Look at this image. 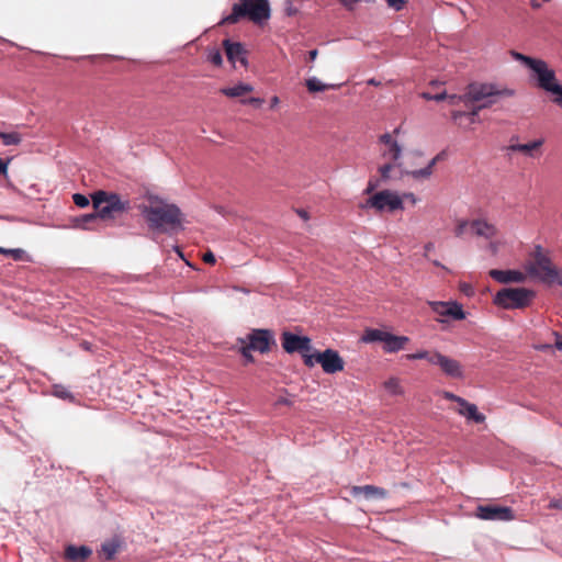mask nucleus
I'll list each match as a JSON object with an SVG mask.
<instances>
[{"instance_id":"obj_1","label":"nucleus","mask_w":562,"mask_h":562,"mask_svg":"<svg viewBox=\"0 0 562 562\" xmlns=\"http://www.w3.org/2000/svg\"><path fill=\"white\" fill-rule=\"evenodd\" d=\"M92 205L94 213L86 214L77 217L75 224L83 229H93L98 221H106L115 218L117 214L127 212L131 209L128 200H122L116 193L106 191H97L92 195Z\"/></svg>"},{"instance_id":"obj_2","label":"nucleus","mask_w":562,"mask_h":562,"mask_svg":"<svg viewBox=\"0 0 562 562\" xmlns=\"http://www.w3.org/2000/svg\"><path fill=\"white\" fill-rule=\"evenodd\" d=\"M149 228L159 232L175 229L181 225L182 213L175 204H169L158 196H149L148 204L140 206Z\"/></svg>"},{"instance_id":"obj_3","label":"nucleus","mask_w":562,"mask_h":562,"mask_svg":"<svg viewBox=\"0 0 562 562\" xmlns=\"http://www.w3.org/2000/svg\"><path fill=\"white\" fill-rule=\"evenodd\" d=\"M271 10L268 0H239L232 8L231 14L222 20V24H235L243 18H248L256 24L270 19Z\"/></svg>"},{"instance_id":"obj_4","label":"nucleus","mask_w":562,"mask_h":562,"mask_svg":"<svg viewBox=\"0 0 562 562\" xmlns=\"http://www.w3.org/2000/svg\"><path fill=\"white\" fill-rule=\"evenodd\" d=\"M527 273L547 284L562 285L560 270L552 263L541 246H536L531 259L526 263Z\"/></svg>"},{"instance_id":"obj_5","label":"nucleus","mask_w":562,"mask_h":562,"mask_svg":"<svg viewBox=\"0 0 562 562\" xmlns=\"http://www.w3.org/2000/svg\"><path fill=\"white\" fill-rule=\"evenodd\" d=\"M515 95V91L509 88H501L495 83L488 82H471L467 86L463 98L464 103H483L488 100H495L496 98H512Z\"/></svg>"},{"instance_id":"obj_6","label":"nucleus","mask_w":562,"mask_h":562,"mask_svg":"<svg viewBox=\"0 0 562 562\" xmlns=\"http://www.w3.org/2000/svg\"><path fill=\"white\" fill-rule=\"evenodd\" d=\"M535 296V291L527 288H504L495 294L493 303L505 310H521L529 306Z\"/></svg>"},{"instance_id":"obj_7","label":"nucleus","mask_w":562,"mask_h":562,"mask_svg":"<svg viewBox=\"0 0 562 562\" xmlns=\"http://www.w3.org/2000/svg\"><path fill=\"white\" fill-rule=\"evenodd\" d=\"M510 55L515 60L520 61L533 72L538 87L542 90L547 91L548 88L557 81L555 72L553 69L549 68L547 61L526 56L515 50H512Z\"/></svg>"},{"instance_id":"obj_8","label":"nucleus","mask_w":562,"mask_h":562,"mask_svg":"<svg viewBox=\"0 0 562 562\" xmlns=\"http://www.w3.org/2000/svg\"><path fill=\"white\" fill-rule=\"evenodd\" d=\"M303 362L308 368L319 363L323 371L327 374H335L345 368V361L338 351L329 348L324 351H315L312 355H303Z\"/></svg>"},{"instance_id":"obj_9","label":"nucleus","mask_w":562,"mask_h":562,"mask_svg":"<svg viewBox=\"0 0 562 562\" xmlns=\"http://www.w3.org/2000/svg\"><path fill=\"white\" fill-rule=\"evenodd\" d=\"M361 206L374 209L379 213H393L397 210L404 209L403 200L401 199V196L397 193L392 192L390 190L376 192L375 194L370 196Z\"/></svg>"},{"instance_id":"obj_10","label":"nucleus","mask_w":562,"mask_h":562,"mask_svg":"<svg viewBox=\"0 0 562 562\" xmlns=\"http://www.w3.org/2000/svg\"><path fill=\"white\" fill-rule=\"evenodd\" d=\"M427 304L431 311L439 316L436 318L437 322L445 323L446 317L456 321H462L465 318V313L462 308V305L456 301H428Z\"/></svg>"},{"instance_id":"obj_11","label":"nucleus","mask_w":562,"mask_h":562,"mask_svg":"<svg viewBox=\"0 0 562 562\" xmlns=\"http://www.w3.org/2000/svg\"><path fill=\"white\" fill-rule=\"evenodd\" d=\"M440 159V155H437L434 157L426 167L416 169V170H409L405 167L403 164V173L412 176L414 179H427L432 175V170L437 161ZM394 167H402V164H395L387 162L380 167L379 172L382 180H387L391 178V171L394 169Z\"/></svg>"},{"instance_id":"obj_12","label":"nucleus","mask_w":562,"mask_h":562,"mask_svg":"<svg viewBox=\"0 0 562 562\" xmlns=\"http://www.w3.org/2000/svg\"><path fill=\"white\" fill-rule=\"evenodd\" d=\"M475 517L482 520L509 521L515 518L514 512L508 506L495 504L479 505L475 509Z\"/></svg>"},{"instance_id":"obj_13","label":"nucleus","mask_w":562,"mask_h":562,"mask_svg":"<svg viewBox=\"0 0 562 562\" xmlns=\"http://www.w3.org/2000/svg\"><path fill=\"white\" fill-rule=\"evenodd\" d=\"M282 348L288 353L300 352L310 355L312 350L311 339L307 336H299L291 331H283L281 335Z\"/></svg>"},{"instance_id":"obj_14","label":"nucleus","mask_w":562,"mask_h":562,"mask_svg":"<svg viewBox=\"0 0 562 562\" xmlns=\"http://www.w3.org/2000/svg\"><path fill=\"white\" fill-rule=\"evenodd\" d=\"M245 339L249 348L260 353L270 351V346L276 344L273 334L269 329H252Z\"/></svg>"},{"instance_id":"obj_15","label":"nucleus","mask_w":562,"mask_h":562,"mask_svg":"<svg viewBox=\"0 0 562 562\" xmlns=\"http://www.w3.org/2000/svg\"><path fill=\"white\" fill-rule=\"evenodd\" d=\"M431 364L438 366L441 369V371L450 378H463V369L461 363L458 360L447 357L440 352H436V355L431 359Z\"/></svg>"},{"instance_id":"obj_16","label":"nucleus","mask_w":562,"mask_h":562,"mask_svg":"<svg viewBox=\"0 0 562 562\" xmlns=\"http://www.w3.org/2000/svg\"><path fill=\"white\" fill-rule=\"evenodd\" d=\"M544 140L542 138L535 139L527 144L510 143L507 147L509 151L521 153L529 158H539L542 155V146Z\"/></svg>"},{"instance_id":"obj_17","label":"nucleus","mask_w":562,"mask_h":562,"mask_svg":"<svg viewBox=\"0 0 562 562\" xmlns=\"http://www.w3.org/2000/svg\"><path fill=\"white\" fill-rule=\"evenodd\" d=\"M223 47L225 49L228 61L234 66L237 61H239L243 66L247 65L246 50L240 43L232 42L231 40H224Z\"/></svg>"},{"instance_id":"obj_18","label":"nucleus","mask_w":562,"mask_h":562,"mask_svg":"<svg viewBox=\"0 0 562 562\" xmlns=\"http://www.w3.org/2000/svg\"><path fill=\"white\" fill-rule=\"evenodd\" d=\"M490 277L499 283H521L526 280V274L518 270H498L492 269L488 272Z\"/></svg>"},{"instance_id":"obj_19","label":"nucleus","mask_w":562,"mask_h":562,"mask_svg":"<svg viewBox=\"0 0 562 562\" xmlns=\"http://www.w3.org/2000/svg\"><path fill=\"white\" fill-rule=\"evenodd\" d=\"M380 143L385 145V149L382 153V156L384 158L390 159L391 161L396 162L402 154V148L398 145V143L393 139L392 135L390 133H385L380 136L379 138Z\"/></svg>"},{"instance_id":"obj_20","label":"nucleus","mask_w":562,"mask_h":562,"mask_svg":"<svg viewBox=\"0 0 562 562\" xmlns=\"http://www.w3.org/2000/svg\"><path fill=\"white\" fill-rule=\"evenodd\" d=\"M471 231L485 239H492L498 233L494 224L481 218L471 221Z\"/></svg>"},{"instance_id":"obj_21","label":"nucleus","mask_w":562,"mask_h":562,"mask_svg":"<svg viewBox=\"0 0 562 562\" xmlns=\"http://www.w3.org/2000/svg\"><path fill=\"white\" fill-rule=\"evenodd\" d=\"M92 554V550L87 546L76 547L69 544L65 549L64 557L70 562H85Z\"/></svg>"},{"instance_id":"obj_22","label":"nucleus","mask_w":562,"mask_h":562,"mask_svg":"<svg viewBox=\"0 0 562 562\" xmlns=\"http://www.w3.org/2000/svg\"><path fill=\"white\" fill-rule=\"evenodd\" d=\"M351 495L357 497L359 495H363L367 499L371 498H385L387 496V492L374 485H363V486H352Z\"/></svg>"},{"instance_id":"obj_23","label":"nucleus","mask_w":562,"mask_h":562,"mask_svg":"<svg viewBox=\"0 0 562 562\" xmlns=\"http://www.w3.org/2000/svg\"><path fill=\"white\" fill-rule=\"evenodd\" d=\"M460 408L457 409L458 414L473 420L476 424L485 422V416L477 411V406L464 400V403L459 404Z\"/></svg>"},{"instance_id":"obj_24","label":"nucleus","mask_w":562,"mask_h":562,"mask_svg":"<svg viewBox=\"0 0 562 562\" xmlns=\"http://www.w3.org/2000/svg\"><path fill=\"white\" fill-rule=\"evenodd\" d=\"M409 341V338L406 336H395L391 333L387 334L384 341V351L386 352H396L398 350L404 349L405 345Z\"/></svg>"},{"instance_id":"obj_25","label":"nucleus","mask_w":562,"mask_h":562,"mask_svg":"<svg viewBox=\"0 0 562 562\" xmlns=\"http://www.w3.org/2000/svg\"><path fill=\"white\" fill-rule=\"evenodd\" d=\"M252 89L254 88L250 85L239 83L235 87L223 88L221 92L229 98H238L251 92Z\"/></svg>"},{"instance_id":"obj_26","label":"nucleus","mask_w":562,"mask_h":562,"mask_svg":"<svg viewBox=\"0 0 562 562\" xmlns=\"http://www.w3.org/2000/svg\"><path fill=\"white\" fill-rule=\"evenodd\" d=\"M305 86H306L307 90L312 93L325 91L328 89H337L340 87L339 85L323 83L315 77L307 79L305 82Z\"/></svg>"},{"instance_id":"obj_27","label":"nucleus","mask_w":562,"mask_h":562,"mask_svg":"<svg viewBox=\"0 0 562 562\" xmlns=\"http://www.w3.org/2000/svg\"><path fill=\"white\" fill-rule=\"evenodd\" d=\"M387 334H389L387 331H384L381 329L370 328L364 331V334L362 336V340L364 342L380 341V342L384 344Z\"/></svg>"},{"instance_id":"obj_28","label":"nucleus","mask_w":562,"mask_h":562,"mask_svg":"<svg viewBox=\"0 0 562 562\" xmlns=\"http://www.w3.org/2000/svg\"><path fill=\"white\" fill-rule=\"evenodd\" d=\"M383 387L391 395H402L404 390L401 385V382L397 378H390L383 383Z\"/></svg>"},{"instance_id":"obj_29","label":"nucleus","mask_w":562,"mask_h":562,"mask_svg":"<svg viewBox=\"0 0 562 562\" xmlns=\"http://www.w3.org/2000/svg\"><path fill=\"white\" fill-rule=\"evenodd\" d=\"M0 138L5 146L19 145L22 142V137L16 132H0Z\"/></svg>"},{"instance_id":"obj_30","label":"nucleus","mask_w":562,"mask_h":562,"mask_svg":"<svg viewBox=\"0 0 562 562\" xmlns=\"http://www.w3.org/2000/svg\"><path fill=\"white\" fill-rule=\"evenodd\" d=\"M0 255L10 256L14 260L19 261V260H23L25 251L21 248L8 249L4 247H0Z\"/></svg>"},{"instance_id":"obj_31","label":"nucleus","mask_w":562,"mask_h":562,"mask_svg":"<svg viewBox=\"0 0 562 562\" xmlns=\"http://www.w3.org/2000/svg\"><path fill=\"white\" fill-rule=\"evenodd\" d=\"M238 342L241 345L239 349L240 355L246 359L247 362H254L255 358L251 355V351L254 350L249 348L248 344H246V339L239 338Z\"/></svg>"},{"instance_id":"obj_32","label":"nucleus","mask_w":562,"mask_h":562,"mask_svg":"<svg viewBox=\"0 0 562 562\" xmlns=\"http://www.w3.org/2000/svg\"><path fill=\"white\" fill-rule=\"evenodd\" d=\"M437 351L430 352L427 350H422L415 353H408L406 355V358L408 360H419V359H426L429 363H431V359L436 355Z\"/></svg>"},{"instance_id":"obj_33","label":"nucleus","mask_w":562,"mask_h":562,"mask_svg":"<svg viewBox=\"0 0 562 562\" xmlns=\"http://www.w3.org/2000/svg\"><path fill=\"white\" fill-rule=\"evenodd\" d=\"M207 60L216 67L222 66L223 57L221 50L217 48L210 49L207 54Z\"/></svg>"},{"instance_id":"obj_34","label":"nucleus","mask_w":562,"mask_h":562,"mask_svg":"<svg viewBox=\"0 0 562 562\" xmlns=\"http://www.w3.org/2000/svg\"><path fill=\"white\" fill-rule=\"evenodd\" d=\"M547 92L554 94L553 102L562 105V86L559 85L558 81L552 83V86L548 88Z\"/></svg>"},{"instance_id":"obj_35","label":"nucleus","mask_w":562,"mask_h":562,"mask_svg":"<svg viewBox=\"0 0 562 562\" xmlns=\"http://www.w3.org/2000/svg\"><path fill=\"white\" fill-rule=\"evenodd\" d=\"M117 544L114 542H106L102 544V553L106 560H112L117 552Z\"/></svg>"},{"instance_id":"obj_36","label":"nucleus","mask_w":562,"mask_h":562,"mask_svg":"<svg viewBox=\"0 0 562 562\" xmlns=\"http://www.w3.org/2000/svg\"><path fill=\"white\" fill-rule=\"evenodd\" d=\"M494 103H495V100H488L483 103H476V105L469 113H467V115L470 116L471 121L473 122L474 116H476L481 110L491 108Z\"/></svg>"},{"instance_id":"obj_37","label":"nucleus","mask_w":562,"mask_h":562,"mask_svg":"<svg viewBox=\"0 0 562 562\" xmlns=\"http://www.w3.org/2000/svg\"><path fill=\"white\" fill-rule=\"evenodd\" d=\"M469 227L471 228V222L467 220H459L454 227V235L457 237H462Z\"/></svg>"},{"instance_id":"obj_38","label":"nucleus","mask_w":562,"mask_h":562,"mask_svg":"<svg viewBox=\"0 0 562 562\" xmlns=\"http://www.w3.org/2000/svg\"><path fill=\"white\" fill-rule=\"evenodd\" d=\"M54 395L63 400H72L71 393L61 385L54 386Z\"/></svg>"},{"instance_id":"obj_39","label":"nucleus","mask_w":562,"mask_h":562,"mask_svg":"<svg viewBox=\"0 0 562 562\" xmlns=\"http://www.w3.org/2000/svg\"><path fill=\"white\" fill-rule=\"evenodd\" d=\"M74 203L79 207H86L89 205V199L80 193H75L72 196Z\"/></svg>"},{"instance_id":"obj_40","label":"nucleus","mask_w":562,"mask_h":562,"mask_svg":"<svg viewBox=\"0 0 562 562\" xmlns=\"http://www.w3.org/2000/svg\"><path fill=\"white\" fill-rule=\"evenodd\" d=\"M422 98H424L425 100L442 101L447 98V93L441 92V93H437V94H431L429 92H423Z\"/></svg>"},{"instance_id":"obj_41","label":"nucleus","mask_w":562,"mask_h":562,"mask_svg":"<svg viewBox=\"0 0 562 562\" xmlns=\"http://www.w3.org/2000/svg\"><path fill=\"white\" fill-rule=\"evenodd\" d=\"M387 5L396 11L403 9V7L407 3L408 0H385Z\"/></svg>"},{"instance_id":"obj_42","label":"nucleus","mask_w":562,"mask_h":562,"mask_svg":"<svg viewBox=\"0 0 562 562\" xmlns=\"http://www.w3.org/2000/svg\"><path fill=\"white\" fill-rule=\"evenodd\" d=\"M442 396L443 398L448 400V401H452V402H456L458 404L460 403H464V398L461 397V396H458L449 391H443L442 392Z\"/></svg>"},{"instance_id":"obj_43","label":"nucleus","mask_w":562,"mask_h":562,"mask_svg":"<svg viewBox=\"0 0 562 562\" xmlns=\"http://www.w3.org/2000/svg\"><path fill=\"white\" fill-rule=\"evenodd\" d=\"M548 508L562 510V497L551 499L548 504Z\"/></svg>"},{"instance_id":"obj_44","label":"nucleus","mask_w":562,"mask_h":562,"mask_svg":"<svg viewBox=\"0 0 562 562\" xmlns=\"http://www.w3.org/2000/svg\"><path fill=\"white\" fill-rule=\"evenodd\" d=\"M460 290L468 296H471L474 294L473 288L469 283H461Z\"/></svg>"},{"instance_id":"obj_45","label":"nucleus","mask_w":562,"mask_h":562,"mask_svg":"<svg viewBox=\"0 0 562 562\" xmlns=\"http://www.w3.org/2000/svg\"><path fill=\"white\" fill-rule=\"evenodd\" d=\"M461 95H457V94H452V95H447L446 99L449 100L450 104H458L459 102H464L463 98H460Z\"/></svg>"},{"instance_id":"obj_46","label":"nucleus","mask_w":562,"mask_h":562,"mask_svg":"<svg viewBox=\"0 0 562 562\" xmlns=\"http://www.w3.org/2000/svg\"><path fill=\"white\" fill-rule=\"evenodd\" d=\"M11 159L3 160L2 158H0V176L7 173L8 165Z\"/></svg>"},{"instance_id":"obj_47","label":"nucleus","mask_w":562,"mask_h":562,"mask_svg":"<svg viewBox=\"0 0 562 562\" xmlns=\"http://www.w3.org/2000/svg\"><path fill=\"white\" fill-rule=\"evenodd\" d=\"M203 260L206 263L213 265L215 263V256L211 251H207L206 254H204Z\"/></svg>"},{"instance_id":"obj_48","label":"nucleus","mask_w":562,"mask_h":562,"mask_svg":"<svg viewBox=\"0 0 562 562\" xmlns=\"http://www.w3.org/2000/svg\"><path fill=\"white\" fill-rule=\"evenodd\" d=\"M243 103L246 104H254V105H260L262 103V100L259 98H249L247 100H243Z\"/></svg>"},{"instance_id":"obj_49","label":"nucleus","mask_w":562,"mask_h":562,"mask_svg":"<svg viewBox=\"0 0 562 562\" xmlns=\"http://www.w3.org/2000/svg\"><path fill=\"white\" fill-rule=\"evenodd\" d=\"M293 403L292 401H290L289 398L286 397H279L276 402V405H286V406H291Z\"/></svg>"},{"instance_id":"obj_50","label":"nucleus","mask_w":562,"mask_h":562,"mask_svg":"<svg viewBox=\"0 0 562 562\" xmlns=\"http://www.w3.org/2000/svg\"><path fill=\"white\" fill-rule=\"evenodd\" d=\"M553 335L555 336V348L562 350V336L557 331Z\"/></svg>"},{"instance_id":"obj_51","label":"nucleus","mask_w":562,"mask_h":562,"mask_svg":"<svg viewBox=\"0 0 562 562\" xmlns=\"http://www.w3.org/2000/svg\"><path fill=\"white\" fill-rule=\"evenodd\" d=\"M360 0H341V3L348 8V9H352L353 5L359 2Z\"/></svg>"},{"instance_id":"obj_52","label":"nucleus","mask_w":562,"mask_h":562,"mask_svg":"<svg viewBox=\"0 0 562 562\" xmlns=\"http://www.w3.org/2000/svg\"><path fill=\"white\" fill-rule=\"evenodd\" d=\"M463 115H467V113L464 112H461V111H452L451 113V117L457 121L459 117L463 116Z\"/></svg>"},{"instance_id":"obj_53","label":"nucleus","mask_w":562,"mask_h":562,"mask_svg":"<svg viewBox=\"0 0 562 562\" xmlns=\"http://www.w3.org/2000/svg\"><path fill=\"white\" fill-rule=\"evenodd\" d=\"M318 55V50L317 49H312L308 52V60L313 61L316 59Z\"/></svg>"},{"instance_id":"obj_54","label":"nucleus","mask_w":562,"mask_h":562,"mask_svg":"<svg viewBox=\"0 0 562 562\" xmlns=\"http://www.w3.org/2000/svg\"><path fill=\"white\" fill-rule=\"evenodd\" d=\"M434 247H435V246H434V244H432V243H427V244L425 245V247H424V248H425V256H427V252H428V251H430V250H432V249H434Z\"/></svg>"},{"instance_id":"obj_55","label":"nucleus","mask_w":562,"mask_h":562,"mask_svg":"<svg viewBox=\"0 0 562 562\" xmlns=\"http://www.w3.org/2000/svg\"><path fill=\"white\" fill-rule=\"evenodd\" d=\"M490 250L492 251V254H496L497 252V244L496 243H491L490 246H488Z\"/></svg>"},{"instance_id":"obj_56","label":"nucleus","mask_w":562,"mask_h":562,"mask_svg":"<svg viewBox=\"0 0 562 562\" xmlns=\"http://www.w3.org/2000/svg\"><path fill=\"white\" fill-rule=\"evenodd\" d=\"M299 215H300L301 217H303L304 220H307V218H308L307 213H306L305 211H299Z\"/></svg>"},{"instance_id":"obj_57","label":"nucleus","mask_w":562,"mask_h":562,"mask_svg":"<svg viewBox=\"0 0 562 562\" xmlns=\"http://www.w3.org/2000/svg\"><path fill=\"white\" fill-rule=\"evenodd\" d=\"M551 348V345H543L541 347H538L539 350H547V349H550Z\"/></svg>"},{"instance_id":"obj_58","label":"nucleus","mask_w":562,"mask_h":562,"mask_svg":"<svg viewBox=\"0 0 562 562\" xmlns=\"http://www.w3.org/2000/svg\"><path fill=\"white\" fill-rule=\"evenodd\" d=\"M278 102H279V98L278 97H273L272 98V105H276Z\"/></svg>"},{"instance_id":"obj_59","label":"nucleus","mask_w":562,"mask_h":562,"mask_svg":"<svg viewBox=\"0 0 562 562\" xmlns=\"http://www.w3.org/2000/svg\"><path fill=\"white\" fill-rule=\"evenodd\" d=\"M373 190V186L369 183V187L367 188L366 192L370 193Z\"/></svg>"},{"instance_id":"obj_60","label":"nucleus","mask_w":562,"mask_h":562,"mask_svg":"<svg viewBox=\"0 0 562 562\" xmlns=\"http://www.w3.org/2000/svg\"><path fill=\"white\" fill-rule=\"evenodd\" d=\"M413 156L420 157L422 155H420V153L415 151V153H413Z\"/></svg>"},{"instance_id":"obj_61","label":"nucleus","mask_w":562,"mask_h":562,"mask_svg":"<svg viewBox=\"0 0 562 562\" xmlns=\"http://www.w3.org/2000/svg\"><path fill=\"white\" fill-rule=\"evenodd\" d=\"M434 265L437 266V267H442L439 261H434Z\"/></svg>"},{"instance_id":"obj_62","label":"nucleus","mask_w":562,"mask_h":562,"mask_svg":"<svg viewBox=\"0 0 562 562\" xmlns=\"http://www.w3.org/2000/svg\"><path fill=\"white\" fill-rule=\"evenodd\" d=\"M369 85H378L373 79L369 80Z\"/></svg>"},{"instance_id":"obj_63","label":"nucleus","mask_w":562,"mask_h":562,"mask_svg":"<svg viewBox=\"0 0 562 562\" xmlns=\"http://www.w3.org/2000/svg\"><path fill=\"white\" fill-rule=\"evenodd\" d=\"M532 7H533V8H538V7H539V4H538V3H532Z\"/></svg>"}]
</instances>
